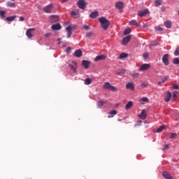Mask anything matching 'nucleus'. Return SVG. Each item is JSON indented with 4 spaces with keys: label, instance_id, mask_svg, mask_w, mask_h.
<instances>
[{
    "label": "nucleus",
    "instance_id": "a19ab883",
    "mask_svg": "<svg viewBox=\"0 0 179 179\" xmlns=\"http://www.w3.org/2000/svg\"><path fill=\"white\" fill-rule=\"evenodd\" d=\"M15 5V3H12L10 1H8L7 3V6H8L9 8H13V6Z\"/></svg>",
    "mask_w": 179,
    "mask_h": 179
},
{
    "label": "nucleus",
    "instance_id": "2f4dec72",
    "mask_svg": "<svg viewBox=\"0 0 179 179\" xmlns=\"http://www.w3.org/2000/svg\"><path fill=\"white\" fill-rule=\"evenodd\" d=\"M155 6H160V5H162V3H163V0H156L155 1Z\"/></svg>",
    "mask_w": 179,
    "mask_h": 179
},
{
    "label": "nucleus",
    "instance_id": "6e6d98bb",
    "mask_svg": "<svg viewBox=\"0 0 179 179\" xmlns=\"http://www.w3.org/2000/svg\"><path fill=\"white\" fill-rule=\"evenodd\" d=\"M148 85L145 83L141 84L142 87H146Z\"/></svg>",
    "mask_w": 179,
    "mask_h": 179
},
{
    "label": "nucleus",
    "instance_id": "3c124183",
    "mask_svg": "<svg viewBox=\"0 0 179 179\" xmlns=\"http://www.w3.org/2000/svg\"><path fill=\"white\" fill-rule=\"evenodd\" d=\"M169 148H170V145L166 144V145H164V148L163 150H166V149H169Z\"/></svg>",
    "mask_w": 179,
    "mask_h": 179
},
{
    "label": "nucleus",
    "instance_id": "4468645a",
    "mask_svg": "<svg viewBox=\"0 0 179 179\" xmlns=\"http://www.w3.org/2000/svg\"><path fill=\"white\" fill-rule=\"evenodd\" d=\"M138 117L141 120H146V117H148V114H146V110L143 109L141 111V113L138 115Z\"/></svg>",
    "mask_w": 179,
    "mask_h": 179
},
{
    "label": "nucleus",
    "instance_id": "0eeeda50",
    "mask_svg": "<svg viewBox=\"0 0 179 179\" xmlns=\"http://www.w3.org/2000/svg\"><path fill=\"white\" fill-rule=\"evenodd\" d=\"M115 8H117V9H119L120 13H122V9H124V2L117 1L115 3Z\"/></svg>",
    "mask_w": 179,
    "mask_h": 179
},
{
    "label": "nucleus",
    "instance_id": "bb28decb",
    "mask_svg": "<svg viewBox=\"0 0 179 179\" xmlns=\"http://www.w3.org/2000/svg\"><path fill=\"white\" fill-rule=\"evenodd\" d=\"M127 57L128 53L122 52L119 55L118 59H122L123 58H127Z\"/></svg>",
    "mask_w": 179,
    "mask_h": 179
},
{
    "label": "nucleus",
    "instance_id": "c9c22d12",
    "mask_svg": "<svg viewBox=\"0 0 179 179\" xmlns=\"http://www.w3.org/2000/svg\"><path fill=\"white\" fill-rule=\"evenodd\" d=\"M85 85H90L92 83V79L87 78L84 81Z\"/></svg>",
    "mask_w": 179,
    "mask_h": 179
},
{
    "label": "nucleus",
    "instance_id": "aec40b11",
    "mask_svg": "<svg viewBox=\"0 0 179 179\" xmlns=\"http://www.w3.org/2000/svg\"><path fill=\"white\" fill-rule=\"evenodd\" d=\"M170 99H171V92H166V97H165V101L166 103H169L170 101Z\"/></svg>",
    "mask_w": 179,
    "mask_h": 179
},
{
    "label": "nucleus",
    "instance_id": "0e129e2a",
    "mask_svg": "<svg viewBox=\"0 0 179 179\" xmlns=\"http://www.w3.org/2000/svg\"><path fill=\"white\" fill-rule=\"evenodd\" d=\"M178 15H179V10H178Z\"/></svg>",
    "mask_w": 179,
    "mask_h": 179
},
{
    "label": "nucleus",
    "instance_id": "393cba45",
    "mask_svg": "<svg viewBox=\"0 0 179 179\" xmlns=\"http://www.w3.org/2000/svg\"><path fill=\"white\" fill-rule=\"evenodd\" d=\"M125 72H127L125 71V69H122L118 70L116 75H119L120 76H122V75H124Z\"/></svg>",
    "mask_w": 179,
    "mask_h": 179
},
{
    "label": "nucleus",
    "instance_id": "37998d69",
    "mask_svg": "<svg viewBox=\"0 0 179 179\" xmlns=\"http://www.w3.org/2000/svg\"><path fill=\"white\" fill-rule=\"evenodd\" d=\"M141 101H144L146 103V101H149V99H148V97H143L141 99Z\"/></svg>",
    "mask_w": 179,
    "mask_h": 179
},
{
    "label": "nucleus",
    "instance_id": "c756f323",
    "mask_svg": "<svg viewBox=\"0 0 179 179\" xmlns=\"http://www.w3.org/2000/svg\"><path fill=\"white\" fill-rule=\"evenodd\" d=\"M15 19H16V15H13V16L6 17V20H8V22H13V20H15Z\"/></svg>",
    "mask_w": 179,
    "mask_h": 179
},
{
    "label": "nucleus",
    "instance_id": "79ce46f5",
    "mask_svg": "<svg viewBox=\"0 0 179 179\" xmlns=\"http://www.w3.org/2000/svg\"><path fill=\"white\" fill-rule=\"evenodd\" d=\"M176 136H177V134L171 133V136H170L171 139H174V138H176Z\"/></svg>",
    "mask_w": 179,
    "mask_h": 179
},
{
    "label": "nucleus",
    "instance_id": "4d7b16f0",
    "mask_svg": "<svg viewBox=\"0 0 179 179\" xmlns=\"http://www.w3.org/2000/svg\"><path fill=\"white\" fill-rule=\"evenodd\" d=\"M50 36H51L50 34H45V37H50Z\"/></svg>",
    "mask_w": 179,
    "mask_h": 179
},
{
    "label": "nucleus",
    "instance_id": "bf43d9fd",
    "mask_svg": "<svg viewBox=\"0 0 179 179\" xmlns=\"http://www.w3.org/2000/svg\"><path fill=\"white\" fill-rule=\"evenodd\" d=\"M69 0H62V2L64 3V2H68Z\"/></svg>",
    "mask_w": 179,
    "mask_h": 179
},
{
    "label": "nucleus",
    "instance_id": "f03ea898",
    "mask_svg": "<svg viewBox=\"0 0 179 179\" xmlns=\"http://www.w3.org/2000/svg\"><path fill=\"white\" fill-rule=\"evenodd\" d=\"M103 88L106 90H111V92H117V90H118L117 87L111 85V84L108 82L104 83Z\"/></svg>",
    "mask_w": 179,
    "mask_h": 179
},
{
    "label": "nucleus",
    "instance_id": "473e14b6",
    "mask_svg": "<svg viewBox=\"0 0 179 179\" xmlns=\"http://www.w3.org/2000/svg\"><path fill=\"white\" fill-rule=\"evenodd\" d=\"M131 31V28H127L124 31V36H127L128 34H129Z\"/></svg>",
    "mask_w": 179,
    "mask_h": 179
},
{
    "label": "nucleus",
    "instance_id": "052dcab7",
    "mask_svg": "<svg viewBox=\"0 0 179 179\" xmlns=\"http://www.w3.org/2000/svg\"><path fill=\"white\" fill-rule=\"evenodd\" d=\"M138 122V124H142V121L141 120H139Z\"/></svg>",
    "mask_w": 179,
    "mask_h": 179
},
{
    "label": "nucleus",
    "instance_id": "2eb2a0df",
    "mask_svg": "<svg viewBox=\"0 0 179 179\" xmlns=\"http://www.w3.org/2000/svg\"><path fill=\"white\" fill-rule=\"evenodd\" d=\"M66 30L67 31L68 38H69L71 36H72V26H68L67 27H66Z\"/></svg>",
    "mask_w": 179,
    "mask_h": 179
},
{
    "label": "nucleus",
    "instance_id": "1a4fd4ad",
    "mask_svg": "<svg viewBox=\"0 0 179 179\" xmlns=\"http://www.w3.org/2000/svg\"><path fill=\"white\" fill-rule=\"evenodd\" d=\"M107 59V56L105 55H98L95 57L94 61L97 62V61H104V59Z\"/></svg>",
    "mask_w": 179,
    "mask_h": 179
},
{
    "label": "nucleus",
    "instance_id": "7ed1b4c3",
    "mask_svg": "<svg viewBox=\"0 0 179 179\" xmlns=\"http://www.w3.org/2000/svg\"><path fill=\"white\" fill-rule=\"evenodd\" d=\"M54 10V5L52 3H50L48 6H46L43 10L45 13H52V10Z\"/></svg>",
    "mask_w": 179,
    "mask_h": 179
},
{
    "label": "nucleus",
    "instance_id": "603ef678",
    "mask_svg": "<svg viewBox=\"0 0 179 179\" xmlns=\"http://www.w3.org/2000/svg\"><path fill=\"white\" fill-rule=\"evenodd\" d=\"M133 76L134 78H139V73H134L133 74Z\"/></svg>",
    "mask_w": 179,
    "mask_h": 179
},
{
    "label": "nucleus",
    "instance_id": "f8f14e48",
    "mask_svg": "<svg viewBox=\"0 0 179 179\" xmlns=\"http://www.w3.org/2000/svg\"><path fill=\"white\" fill-rule=\"evenodd\" d=\"M148 13H149V10L145 9L141 11H138V16H141V17H143L144 16H146V15H148Z\"/></svg>",
    "mask_w": 179,
    "mask_h": 179
},
{
    "label": "nucleus",
    "instance_id": "6ab92c4d",
    "mask_svg": "<svg viewBox=\"0 0 179 179\" xmlns=\"http://www.w3.org/2000/svg\"><path fill=\"white\" fill-rule=\"evenodd\" d=\"M129 24L131 26H137V27H139L141 26V23H138L136 20H131L129 22Z\"/></svg>",
    "mask_w": 179,
    "mask_h": 179
},
{
    "label": "nucleus",
    "instance_id": "c03bdc74",
    "mask_svg": "<svg viewBox=\"0 0 179 179\" xmlns=\"http://www.w3.org/2000/svg\"><path fill=\"white\" fill-rule=\"evenodd\" d=\"M167 79H169V76H166L162 79V83H164V82H166V80H167Z\"/></svg>",
    "mask_w": 179,
    "mask_h": 179
},
{
    "label": "nucleus",
    "instance_id": "9d476101",
    "mask_svg": "<svg viewBox=\"0 0 179 179\" xmlns=\"http://www.w3.org/2000/svg\"><path fill=\"white\" fill-rule=\"evenodd\" d=\"M150 68V64H142L141 66L139 67V71H148Z\"/></svg>",
    "mask_w": 179,
    "mask_h": 179
},
{
    "label": "nucleus",
    "instance_id": "a878e982",
    "mask_svg": "<svg viewBox=\"0 0 179 179\" xmlns=\"http://www.w3.org/2000/svg\"><path fill=\"white\" fill-rule=\"evenodd\" d=\"M134 83H128L126 85V89H131V90H134Z\"/></svg>",
    "mask_w": 179,
    "mask_h": 179
},
{
    "label": "nucleus",
    "instance_id": "5fc2aeb1",
    "mask_svg": "<svg viewBox=\"0 0 179 179\" xmlns=\"http://www.w3.org/2000/svg\"><path fill=\"white\" fill-rule=\"evenodd\" d=\"M156 45H159V43H152L150 45L151 47H155Z\"/></svg>",
    "mask_w": 179,
    "mask_h": 179
},
{
    "label": "nucleus",
    "instance_id": "a18cd8bd",
    "mask_svg": "<svg viewBox=\"0 0 179 179\" xmlns=\"http://www.w3.org/2000/svg\"><path fill=\"white\" fill-rule=\"evenodd\" d=\"M143 58H145V59H147V58H149V53L148 52H145L143 55Z\"/></svg>",
    "mask_w": 179,
    "mask_h": 179
},
{
    "label": "nucleus",
    "instance_id": "680f3d73",
    "mask_svg": "<svg viewBox=\"0 0 179 179\" xmlns=\"http://www.w3.org/2000/svg\"><path fill=\"white\" fill-rule=\"evenodd\" d=\"M162 82H158V85H162Z\"/></svg>",
    "mask_w": 179,
    "mask_h": 179
},
{
    "label": "nucleus",
    "instance_id": "de8ad7c7",
    "mask_svg": "<svg viewBox=\"0 0 179 179\" xmlns=\"http://www.w3.org/2000/svg\"><path fill=\"white\" fill-rule=\"evenodd\" d=\"M83 29H85V30H90V27H89V25H84Z\"/></svg>",
    "mask_w": 179,
    "mask_h": 179
},
{
    "label": "nucleus",
    "instance_id": "20e7f679",
    "mask_svg": "<svg viewBox=\"0 0 179 179\" xmlns=\"http://www.w3.org/2000/svg\"><path fill=\"white\" fill-rule=\"evenodd\" d=\"M49 19L50 23H57V22H59V17L58 15H50Z\"/></svg>",
    "mask_w": 179,
    "mask_h": 179
},
{
    "label": "nucleus",
    "instance_id": "a211bd4d",
    "mask_svg": "<svg viewBox=\"0 0 179 179\" xmlns=\"http://www.w3.org/2000/svg\"><path fill=\"white\" fill-rule=\"evenodd\" d=\"M99 17V12L97 10H95L90 15V17L91 19H96V17Z\"/></svg>",
    "mask_w": 179,
    "mask_h": 179
},
{
    "label": "nucleus",
    "instance_id": "ea45409f",
    "mask_svg": "<svg viewBox=\"0 0 179 179\" xmlns=\"http://www.w3.org/2000/svg\"><path fill=\"white\" fill-rule=\"evenodd\" d=\"M174 55H175V57L179 56V46L176 49V50L174 52Z\"/></svg>",
    "mask_w": 179,
    "mask_h": 179
},
{
    "label": "nucleus",
    "instance_id": "72a5a7b5",
    "mask_svg": "<svg viewBox=\"0 0 179 179\" xmlns=\"http://www.w3.org/2000/svg\"><path fill=\"white\" fill-rule=\"evenodd\" d=\"M5 13H6V11L3 10H0V16L2 19L5 18Z\"/></svg>",
    "mask_w": 179,
    "mask_h": 179
},
{
    "label": "nucleus",
    "instance_id": "e2e57ef3",
    "mask_svg": "<svg viewBox=\"0 0 179 179\" xmlns=\"http://www.w3.org/2000/svg\"><path fill=\"white\" fill-rule=\"evenodd\" d=\"M59 40H61L60 38H58V41H59Z\"/></svg>",
    "mask_w": 179,
    "mask_h": 179
},
{
    "label": "nucleus",
    "instance_id": "dca6fc26",
    "mask_svg": "<svg viewBox=\"0 0 179 179\" xmlns=\"http://www.w3.org/2000/svg\"><path fill=\"white\" fill-rule=\"evenodd\" d=\"M162 62H164V65H169V55L165 54L162 57Z\"/></svg>",
    "mask_w": 179,
    "mask_h": 179
},
{
    "label": "nucleus",
    "instance_id": "f704fd0d",
    "mask_svg": "<svg viewBox=\"0 0 179 179\" xmlns=\"http://www.w3.org/2000/svg\"><path fill=\"white\" fill-rule=\"evenodd\" d=\"M164 128H166V126L164 125H162L160 127H159L157 129V132L159 134L160 132H162L163 131V129H164Z\"/></svg>",
    "mask_w": 179,
    "mask_h": 179
},
{
    "label": "nucleus",
    "instance_id": "6e6552de",
    "mask_svg": "<svg viewBox=\"0 0 179 179\" xmlns=\"http://www.w3.org/2000/svg\"><path fill=\"white\" fill-rule=\"evenodd\" d=\"M131 35H129L127 36H125L124 38H123V39L122 40V44L123 45H127V44H128V43H129V41H131Z\"/></svg>",
    "mask_w": 179,
    "mask_h": 179
},
{
    "label": "nucleus",
    "instance_id": "13d9d810",
    "mask_svg": "<svg viewBox=\"0 0 179 179\" xmlns=\"http://www.w3.org/2000/svg\"><path fill=\"white\" fill-rule=\"evenodd\" d=\"M67 24H69V22H64V26H66Z\"/></svg>",
    "mask_w": 179,
    "mask_h": 179
},
{
    "label": "nucleus",
    "instance_id": "b1692460",
    "mask_svg": "<svg viewBox=\"0 0 179 179\" xmlns=\"http://www.w3.org/2000/svg\"><path fill=\"white\" fill-rule=\"evenodd\" d=\"M104 104H106V101L100 100L97 102L96 106L98 108H100V107H103Z\"/></svg>",
    "mask_w": 179,
    "mask_h": 179
},
{
    "label": "nucleus",
    "instance_id": "f3484780",
    "mask_svg": "<svg viewBox=\"0 0 179 179\" xmlns=\"http://www.w3.org/2000/svg\"><path fill=\"white\" fill-rule=\"evenodd\" d=\"M82 65L85 69H89V66H90V62L87 60H83Z\"/></svg>",
    "mask_w": 179,
    "mask_h": 179
},
{
    "label": "nucleus",
    "instance_id": "cd10ccee",
    "mask_svg": "<svg viewBox=\"0 0 179 179\" xmlns=\"http://www.w3.org/2000/svg\"><path fill=\"white\" fill-rule=\"evenodd\" d=\"M109 114H110V115L108 116V118H113V117H114V115H116L117 114V110H111Z\"/></svg>",
    "mask_w": 179,
    "mask_h": 179
},
{
    "label": "nucleus",
    "instance_id": "4c0bfd02",
    "mask_svg": "<svg viewBox=\"0 0 179 179\" xmlns=\"http://www.w3.org/2000/svg\"><path fill=\"white\" fill-rule=\"evenodd\" d=\"M173 64H174V65H178L179 64V59L176 57L173 59Z\"/></svg>",
    "mask_w": 179,
    "mask_h": 179
},
{
    "label": "nucleus",
    "instance_id": "7c9ffc66",
    "mask_svg": "<svg viewBox=\"0 0 179 179\" xmlns=\"http://www.w3.org/2000/svg\"><path fill=\"white\" fill-rule=\"evenodd\" d=\"M178 94V92L175 91L173 92V95H172V100L173 101H175L176 99H177V95Z\"/></svg>",
    "mask_w": 179,
    "mask_h": 179
},
{
    "label": "nucleus",
    "instance_id": "9b49d317",
    "mask_svg": "<svg viewBox=\"0 0 179 179\" xmlns=\"http://www.w3.org/2000/svg\"><path fill=\"white\" fill-rule=\"evenodd\" d=\"M71 15L74 19H78V17H80V13H79V10H78L71 11Z\"/></svg>",
    "mask_w": 179,
    "mask_h": 179
},
{
    "label": "nucleus",
    "instance_id": "8fccbe9b",
    "mask_svg": "<svg viewBox=\"0 0 179 179\" xmlns=\"http://www.w3.org/2000/svg\"><path fill=\"white\" fill-rule=\"evenodd\" d=\"M173 89H176V90H178V89H179L178 85H174L173 86Z\"/></svg>",
    "mask_w": 179,
    "mask_h": 179
},
{
    "label": "nucleus",
    "instance_id": "39448f33",
    "mask_svg": "<svg viewBox=\"0 0 179 179\" xmlns=\"http://www.w3.org/2000/svg\"><path fill=\"white\" fill-rule=\"evenodd\" d=\"M86 4V1L85 0H79L77 3V5L80 9H85Z\"/></svg>",
    "mask_w": 179,
    "mask_h": 179
},
{
    "label": "nucleus",
    "instance_id": "09e8293b",
    "mask_svg": "<svg viewBox=\"0 0 179 179\" xmlns=\"http://www.w3.org/2000/svg\"><path fill=\"white\" fill-rule=\"evenodd\" d=\"M71 50H72V48L68 47V48L66 49L65 52H69Z\"/></svg>",
    "mask_w": 179,
    "mask_h": 179
},
{
    "label": "nucleus",
    "instance_id": "5701e85b",
    "mask_svg": "<svg viewBox=\"0 0 179 179\" xmlns=\"http://www.w3.org/2000/svg\"><path fill=\"white\" fill-rule=\"evenodd\" d=\"M134 106V102L129 101L125 106L126 110H129Z\"/></svg>",
    "mask_w": 179,
    "mask_h": 179
},
{
    "label": "nucleus",
    "instance_id": "4be33fe9",
    "mask_svg": "<svg viewBox=\"0 0 179 179\" xmlns=\"http://www.w3.org/2000/svg\"><path fill=\"white\" fill-rule=\"evenodd\" d=\"M162 176L166 179H173V177L171 176V175H170V173H169V172H164L162 173Z\"/></svg>",
    "mask_w": 179,
    "mask_h": 179
},
{
    "label": "nucleus",
    "instance_id": "58836bf2",
    "mask_svg": "<svg viewBox=\"0 0 179 179\" xmlns=\"http://www.w3.org/2000/svg\"><path fill=\"white\" fill-rule=\"evenodd\" d=\"M70 69H71V71H73V72H76V67L72 64H69V65Z\"/></svg>",
    "mask_w": 179,
    "mask_h": 179
},
{
    "label": "nucleus",
    "instance_id": "f257e3e1",
    "mask_svg": "<svg viewBox=\"0 0 179 179\" xmlns=\"http://www.w3.org/2000/svg\"><path fill=\"white\" fill-rule=\"evenodd\" d=\"M99 22L103 30H107L110 26V21L105 17H101L99 18Z\"/></svg>",
    "mask_w": 179,
    "mask_h": 179
},
{
    "label": "nucleus",
    "instance_id": "864d4df0",
    "mask_svg": "<svg viewBox=\"0 0 179 179\" xmlns=\"http://www.w3.org/2000/svg\"><path fill=\"white\" fill-rule=\"evenodd\" d=\"M24 17L23 16L20 17V22H24Z\"/></svg>",
    "mask_w": 179,
    "mask_h": 179
},
{
    "label": "nucleus",
    "instance_id": "ddd939ff",
    "mask_svg": "<svg viewBox=\"0 0 179 179\" xmlns=\"http://www.w3.org/2000/svg\"><path fill=\"white\" fill-rule=\"evenodd\" d=\"M52 30H61L62 29V27L61 26L60 23H57L51 27Z\"/></svg>",
    "mask_w": 179,
    "mask_h": 179
},
{
    "label": "nucleus",
    "instance_id": "49530a36",
    "mask_svg": "<svg viewBox=\"0 0 179 179\" xmlns=\"http://www.w3.org/2000/svg\"><path fill=\"white\" fill-rule=\"evenodd\" d=\"M155 30H156V31H163V28H162L160 27H155Z\"/></svg>",
    "mask_w": 179,
    "mask_h": 179
},
{
    "label": "nucleus",
    "instance_id": "423d86ee",
    "mask_svg": "<svg viewBox=\"0 0 179 179\" xmlns=\"http://www.w3.org/2000/svg\"><path fill=\"white\" fill-rule=\"evenodd\" d=\"M36 29L34 28H29L26 31V36L28 38H31L33 37V31H34Z\"/></svg>",
    "mask_w": 179,
    "mask_h": 179
},
{
    "label": "nucleus",
    "instance_id": "c85d7f7f",
    "mask_svg": "<svg viewBox=\"0 0 179 179\" xmlns=\"http://www.w3.org/2000/svg\"><path fill=\"white\" fill-rule=\"evenodd\" d=\"M164 24L167 29H171V21L167 20L164 22Z\"/></svg>",
    "mask_w": 179,
    "mask_h": 179
},
{
    "label": "nucleus",
    "instance_id": "e433bc0d",
    "mask_svg": "<svg viewBox=\"0 0 179 179\" xmlns=\"http://www.w3.org/2000/svg\"><path fill=\"white\" fill-rule=\"evenodd\" d=\"M85 36L87 38H90V37L93 36V32H92V31L87 32L86 34H85Z\"/></svg>",
    "mask_w": 179,
    "mask_h": 179
},
{
    "label": "nucleus",
    "instance_id": "412c9836",
    "mask_svg": "<svg viewBox=\"0 0 179 179\" xmlns=\"http://www.w3.org/2000/svg\"><path fill=\"white\" fill-rule=\"evenodd\" d=\"M74 57H76L77 58H80L82 57V50H77L74 52Z\"/></svg>",
    "mask_w": 179,
    "mask_h": 179
}]
</instances>
